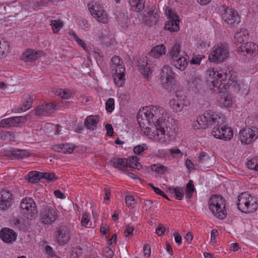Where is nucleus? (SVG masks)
Here are the masks:
<instances>
[{"instance_id": "dca6fc26", "label": "nucleus", "mask_w": 258, "mask_h": 258, "mask_svg": "<svg viewBox=\"0 0 258 258\" xmlns=\"http://www.w3.org/2000/svg\"><path fill=\"white\" fill-rule=\"evenodd\" d=\"M257 137L258 130L256 128L246 127L239 132V139L241 142L246 145L250 144Z\"/></svg>"}, {"instance_id": "4468645a", "label": "nucleus", "mask_w": 258, "mask_h": 258, "mask_svg": "<svg viewBox=\"0 0 258 258\" xmlns=\"http://www.w3.org/2000/svg\"><path fill=\"white\" fill-rule=\"evenodd\" d=\"M59 212L56 208L46 207L42 209L40 218L42 222L45 224H52L58 219Z\"/></svg>"}, {"instance_id": "e433bc0d", "label": "nucleus", "mask_w": 258, "mask_h": 258, "mask_svg": "<svg viewBox=\"0 0 258 258\" xmlns=\"http://www.w3.org/2000/svg\"><path fill=\"white\" fill-rule=\"evenodd\" d=\"M131 7L136 12H141L145 6V0H128Z\"/></svg>"}, {"instance_id": "cd10ccee", "label": "nucleus", "mask_w": 258, "mask_h": 258, "mask_svg": "<svg viewBox=\"0 0 258 258\" xmlns=\"http://www.w3.org/2000/svg\"><path fill=\"white\" fill-rule=\"evenodd\" d=\"M167 51L166 46L163 44L157 45L153 47L149 53L150 56L159 59L164 55Z\"/></svg>"}, {"instance_id": "7ed1b4c3", "label": "nucleus", "mask_w": 258, "mask_h": 258, "mask_svg": "<svg viewBox=\"0 0 258 258\" xmlns=\"http://www.w3.org/2000/svg\"><path fill=\"white\" fill-rule=\"evenodd\" d=\"M224 120V115L221 112L208 110L199 115L197 120L193 121L192 127L195 130L206 129L214 123H221Z\"/></svg>"}, {"instance_id": "4d7b16f0", "label": "nucleus", "mask_w": 258, "mask_h": 258, "mask_svg": "<svg viewBox=\"0 0 258 258\" xmlns=\"http://www.w3.org/2000/svg\"><path fill=\"white\" fill-rule=\"evenodd\" d=\"M185 166L189 171L196 169V165L195 164L189 159H186L185 161Z\"/></svg>"}, {"instance_id": "e2e57ef3", "label": "nucleus", "mask_w": 258, "mask_h": 258, "mask_svg": "<svg viewBox=\"0 0 258 258\" xmlns=\"http://www.w3.org/2000/svg\"><path fill=\"white\" fill-rule=\"evenodd\" d=\"M82 253V249H74L72 250L71 258H79Z\"/></svg>"}, {"instance_id": "a211bd4d", "label": "nucleus", "mask_w": 258, "mask_h": 258, "mask_svg": "<svg viewBox=\"0 0 258 258\" xmlns=\"http://www.w3.org/2000/svg\"><path fill=\"white\" fill-rule=\"evenodd\" d=\"M55 237L58 244L62 245L67 243L70 239L69 231L67 227L64 226L58 227L56 230Z\"/></svg>"}, {"instance_id": "7c9ffc66", "label": "nucleus", "mask_w": 258, "mask_h": 258, "mask_svg": "<svg viewBox=\"0 0 258 258\" xmlns=\"http://www.w3.org/2000/svg\"><path fill=\"white\" fill-rule=\"evenodd\" d=\"M32 105V99L29 95H25L23 96L21 104L18 107L17 111L19 112H23L29 109Z\"/></svg>"}, {"instance_id": "ea45409f", "label": "nucleus", "mask_w": 258, "mask_h": 258, "mask_svg": "<svg viewBox=\"0 0 258 258\" xmlns=\"http://www.w3.org/2000/svg\"><path fill=\"white\" fill-rule=\"evenodd\" d=\"M128 160V166L136 168L138 170L140 169L142 167V165L138 162L139 158L136 156H134L131 157H129L127 159Z\"/></svg>"}, {"instance_id": "69168bd1", "label": "nucleus", "mask_w": 258, "mask_h": 258, "mask_svg": "<svg viewBox=\"0 0 258 258\" xmlns=\"http://www.w3.org/2000/svg\"><path fill=\"white\" fill-rule=\"evenodd\" d=\"M120 102L125 104L130 99V96L127 93L122 94L119 96Z\"/></svg>"}, {"instance_id": "774afa93", "label": "nucleus", "mask_w": 258, "mask_h": 258, "mask_svg": "<svg viewBox=\"0 0 258 258\" xmlns=\"http://www.w3.org/2000/svg\"><path fill=\"white\" fill-rule=\"evenodd\" d=\"M207 159H208V156L207 155L206 153H202L199 156L198 161L199 163H204Z\"/></svg>"}, {"instance_id": "8fccbe9b", "label": "nucleus", "mask_w": 258, "mask_h": 258, "mask_svg": "<svg viewBox=\"0 0 258 258\" xmlns=\"http://www.w3.org/2000/svg\"><path fill=\"white\" fill-rule=\"evenodd\" d=\"M105 108L107 111L112 112L114 109V99L109 98L105 103Z\"/></svg>"}, {"instance_id": "aec40b11", "label": "nucleus", "mask_w": 258, "mask_h": 258, "mask_svg": "<svg viewBox=\"0 0 258 258\" xmlns=\"http://www.w3.org/2000/svg\"><path fill=\"white\" fill-rule=\"evenodd\" d=\"M23 117L16 116L2 119L0 121V127L10 128L18 126L23 122Z\"/></svg>"}, {"instance_id": "603ef678", "label": "nucleus", "mask_w": 258, "mask_h": 258, "mask_svg": "<svg viewBox=\"0 0 258 258\" xmlns=\"http://www.w3.org/2000/svg\"><path fill=\"white\" fill-rule=\"evenodd\" d=\"M147 149L148 147L146 144H143L142 145H139L135 147L134 148L133 151L136 154H140Z\"/></svg>"}, {"instance_id": "37998d69", "label": "nucleus", "mask_w": 258, "mask_h": 258, "mask_svg": "<svg viewBox=\"0 0 258 258\" xmlns=\"http://www.w3.org/2000/svg\"><path fill=\"white\" fill-rule=\"evenodd\" d=\"M195 190V188L194 186V182L192 180H190L188 181L186 186V198H190L192 197V194Z\"/></svg>"}, {"instance_id": "3c124183", "label": "nucleus", "mask_w": 258, "mask_h": 258, "mask_svg": "<svg viewBox=\"0 0 258 258\" xmlns=\"http://www.w3.org/2000/svg\"><path fill=\"white\" fill-rule=\"evenodd\" d=\"M172 192L174 194V196L176 199L181 200L183 197V190L182 189H180L178 187L173 188L171 189Z\"/></svg>"}, {"instance_id": "c85d7f7f", "label": "nucleus", "mask_w": 258, "mask_h": 258, "mask_svg": "<svg viewBox=\"0 0 258 258\" xmlns=\"http://www.w3.org/2000/svg\"><path fill=\"white\" fill-rule=\"evenodd\" d=\"M218 104L222 108L229 109L232 107L234 101L230 94H225L221 95L218 100Z\"/></svg>"}, {"instance_id": "f3484780", "label": "nucleus", "mask_w": 258, "mask_h": 258, "mask_svg": "<svg viewBox=\"0 0 258 258\" xmlns=\"http://www.w3.org/2000/svg\"><path fill=\"white\" fill-rule=\"evenodd\" d=\"M44 55L42 50L27 49L23 53L21 58L25 62H33Z\"/></svg>"}, {"instance_id": "393cba45", "label": "nucleus", "mask_w": 258, "mask_h": 258, "mask_svg": "<svg viewBox=\"0 0 258 258\" xmlns=\"http://www.w3.org/2000/svg\"><path fill=\"white\" fill-rule=\"evenodd\" d=\"M54 109L53 105L52 103H48L38 106L34 112L36 115L45 116L53 113Z\"/></svg>"}, {"instance_id": "58836bf2", "label": "nucleus", "mask_w": 258, "mask_h": 258, "mask_svg": "<svg viewBox=\"0 0 258 258\" xmlns=\"http://www.w3.org/2000/svg\"><path fill=\"white\" fill-rule=\"evenodd\" d=\"M210 46L209 40L206 38L202 37L196 40V46L200 49H206Z\"/></svg>"}, {"instance_id": "1a4fd4ad", "label": "nucleus", "mask_w": 258, "mask_h": 258, "mask_svg": "<svg viewBox=\"0 0 258 258\" xmlns=\"http://www.w3.org/2000/svg\"><path fill=\"white\" fill-rule=\"evenodd\" d=\"M20 206L21 213L24 217L31 220L37 218L38 210L35 202L32 198L23 199Z\"/></svg>"}, {"instance_id": "09e8293b", "label": "nucleus", "mask_w": 258, "mask_h": 258, "mask_svg": "<svg viewBox=\"0 0 258 258\" xmlns=\"http://www.w3.org/2000/svg\"><path fill=\"white\" fill-rule=\"evenodd\" d=\"M199 81V77L196 74L190 75L187 79V83L190 87H192L197 84Z\"/></svg>"}, {"instance_id": "bb28decb", "label": "nucleus", "mask_w": 258, "mask_h": 258, "mask_svg": "<svg viewBox=\"0 0 258 258\" xmlns=\"http://www.w3.org/2000/svg\"><path fill=\"white\" fill-rule=\"evenodd\" d=\"M187 55L184 53V55L174 59L171 61L174 67L180 71H184L188 66Z\"/></svg>"}, {"instance_id": "c756f323", "label": "nucleus", "mask_w": 258, "mask_h": 258, "mask_svg": "<svg viewBox=\"0 0 258 258\" xmlns=\"http://www.w3.org/2000/svg\"><path fill=\"white\" fill-rule=\"evenodd\" d=\"M75 148V146L72 144L66 143L55 145L53 146L52 149L57 152L64 154L72 153Z\"/></svg>"}, {"instance_id": "423d86ee", "label": "nucleus", "mask_w": 258, "mask_h": 258, "mask_svg": "<svg viewBox=\"0 0 258 258\" xmlns=\"http://www.w3.org/2000/svg\"><path fill=\"white\" fill-rule=\"evenodd\" d=\"M209 208L213 215L219 219H223L227 215L224 200L219 195H212L209 201Z\"/></svg>"}, {"instance_id": "a878e982", "label": "nucleus", "mask_w": 258, "mask_h": 258, "mask_svg": "<svg viewBox=\"0 0 258 258\" xmlns=\"http://www.w3.org/2000/svg\"><path fill=\"white\" fill-rule=\"evenodd\" d=\"M234 43L236 45L245 44L249 38V33L246 29H240L234 34Z\"/></svg>"}, {"instance_id": "473e14b6", "label": "nucleus", "mask_w": 258, "mask_h": 258, "mask_svg": "<svg viewBox=\"0 0 258 258\" xmlns=\"http://www.w3.org/2000/svg\"><path fill=\"white\" fill-rule=\"evenodd\" d=\"M184 54V53H181L180 45L178 43H175L169 50L168 53L169 58L171 61Z\"/></svg>"}, {"instance_id": "b1692460", "label": "nucleus", "mask_w": 258, "mask_h": 258, "mask_svg": "<svg viewBox=\"0 0 258 258\" xmlns=\"http://www.w3.org/2000/svg\"><path fill=\"white\" fill-rule=\"evenodd\" d=\"M12 202L11 194L6 190H2L1 192L0 208L3 210H6L11 206Z\"/></svg>"}, {"instance_id": "2eb2a0df", "label": "nucleus", "mask_w": 258, "mask_h": 258, "mask_svg": "<svg viewBox=\"0 0 258 258\" xmlns=\"http://www.w3.org/2000/svg\"><path fill=\"white\" fill-rule=\"evenodd\" d=\"M168 20L165 25L164 29L170 32H177L179 30V17L171 10L166 9L165 13Z\"/></svg>"}, {"instance_id": "13d9d810", "label": "nucleus", "mask_w": 258, "mask_h": 258, "mask_svg": "<svg viewBox=\"0 0 258 258\" xmlns=\"http://www.w3.org/2000/svg\"><path fill=\"white\" fill-rule=\"evenodd\" d=\"M128 160L127 159H118L117 160V166L120 168H123L125 167L128 166Z\"/></svg>"}, {"instance_id": "a19ab883", "label": "nucleus", "mask_w": 258, "mask_h": 258, "mask_svg": "<svg viewBox=\"0 0 258 258\" xmlns=\"http://www.w3.org/2000/svg\"><path fill=\"white\" fill-rule=\"evenodd\" d=\"M247 167L258 173V156L248 160L247 162Z\"/></svg>"}, {"instance_id": "de8ad7c7", "label": "nucleus", "mask_w": 258, "mask_h": 258, "mask_svg": "<svg viewBox=\"0 0 258 258\" xmlns=\"http://www.w3.org/2000/svg\"><path fill=\"white\" fill-rule=\"evenodd\" d=\"M205 57V55L203 54L194 55L190 60V63L191 64L199 65L202 60Z\"/></svg>"}, {"instance_id": "864d4df0", "label": "nucleus", "mask_w": 258, "mask_h": 258, "mask_svg": "<svg viewBox=\"0 0 258 258\" xmlns=\"http://www.w3.org/2000/svg\"><path fill=\"white\" fill-rule=\"evenodd\" d=\"M90 220V219L89 216L86 213L83 214L81 219L82 226L85 227H88L89 225Z\"/></svg>"}, {"instance_id": "79ce46f5", "label": "nucleus", "mask_w": 258, "mask_h": 258, "mask_svg": "<svg viewBox=\"0 0 258 258\" xmlns=\"http://www.w3.org/2000/svg\"><path fill=\"white\" fill-rule=\"evenodd\" d=\"M176 99L183 101H188L186 100L187 92L183 88H178L175 92Z\"/></svg>"}, {"instance_id": "680f3d73", "label": "nucleus", "mask_w": 258, "mask_h": 258, "mask_svg": "<svg viewBox=\"0 0 258 258\" xmlns=\"http://www.w3.org/2000/svg\"><path fill=\"white\" fill-rule=\"evenodd\" d=\"M125 203L127 207H131L135 204V199L132 196H126Z\"/></svg>"}, {"instance_id": "5fc2aeb1", "label": "nucleus", "mask_w": 258, "mask_h": 258, "mask_svg": "<svg viewBox=\"0 0 258 258\" xmlns=\"http://www.w3.org/2000/svg\"><path fill=\"white\" fill-rule=\"evenodd\" d=\"M122 61L117 56H115L112 58V67L118 69L119 67H123L122 66Z\"/></svg>"}, {"instance_id": "f03ea898", "label": "nucleus", "mask_w": 258, "mask_h": 258, "mask_svg": "<svg viewBox=\"0 0 258 258\" xmlns=\"http://www.w3.org/2000/svg\"><path fill=\"white\" fill-rule=\"evenodd\" d=\"M229 75L226 72L219 68H209L207 71V78L209 82L210 89L213 92H223L227 90L230 86H235L236 79L233 77L229 78Z\"/></svg>"}, {"instance_id": "72a5a7b5", "label": "nucleus", "mask_w": 258, "mask_h": 258, "mask_svg": "<svg viewBox=\"0 0 258 258\" xmlns=\"http://www.w3.org/2000/svg\"><path fill=\"white\" fill-rule=\"evenodd\" d=\"M98 121L99 117L98 116H89L86 119V125L88 129L94 130L96 128Z\"/></svg>"}, {"instance_id": "6e6552de", "label": "nucleus", "mask_w": 258, "mask_h": 258, "mask_svg": "<svg viewBox=\"0 0 258 258\" xmlns=\"http://www.w3.org/2000/svg\"><path fill=\"white\" fill-rule=\"evenodd\" d=\"M218 11L222 19L228 24L236 26L240 22V17L234 9L220 5L218 7Z\"/></svg>"}, {"instance_id": "c03bdc74", "label": "nucleus", "mask_w": 258, "mask_h": 258, "mask_svg": "<svg viewBox=\"0 0 258 258\" xmlns=\"http://www.w3.org/2000/svg\"><path fill=\"white\" fill-rule=\"evenodd\" d=\"M44 130L46 133L49 136H51L52 135L51 133H53L56 130H57V133H59V127L56 126L54 124L49 123L45 124L44 127Z\"/></svg>"}, {"instance_id": "6e6d98bb", "label": "nucleus", "mask_w": 258, "mask_h": 258, "mask_svg": "<svg viewBox=\"0 0 258 258\" xmlns=\"http://www.w3.org/2000/svg\"><path fill=\"white\" fill-rule=\"evenodd\" d=\"M69 34L70 35L73 36L75 40L78 43V44L81 46L82 47L85 48L86 47L85 43L74 32L72 31L69 32Z\"/></svg>"}, {"instance_id": "2f4dec72", "label": "nucleus", "mask_w": 258, "mask_h": 258, "mask_svg": "<svg viewBox=\"0 0 258 258\" xmlns=\"http://www.w3.org/2000/svg\"><path fill=\"white\" fill-rule=\"evenodd\" d=\"M184 54V53H181L180 45L178 43H175L169 50L168 53L169 58L171 61Z\"/></svg>"}, {"instance_id": "f704fd0d", "label": "nucleus", "mask_w": 258, "mask_h": 258, "mask_svg": "<svg viewBox=\"0 0 258 258\" xmlns=\"http://www.w3.org/2000/svg\"><path fill=\"white\" fill-rule=\"evenodd\" d=\"M147 24L150 26L155 25L158 21V16L154 11H150L146 14H144V18Z\"/></svg>"}, {"instance_id": "412c9836", "label": "nucleus", "mask_w": 258, "mask_h": 258, "mask_svg": "<svg viewBox=\"0 0 258 258\" xmlns=\"http://www.w3.org/2000/svg\"><path fill=\"white\" fill-rule=\"evenodd\" d=\"M17 236L16 233L10 228H5L2 229L0 232L1 239L7 243H12L15 241Z\"/></svg>"}, {"instance_id": "f8f14e48", "label": "nucleus", "mask_w": 258, "mask_h": 258, "mask_svg": "<svg viewBox=\"0 0 258 258\" xmlns=\"http://www.w3.org/2000/svg\"><path fill=\"white\" fill-rule=\"evenodd\" d=\"M88 8L92 16L99 23L106 24L108 22V15L103 8L98 3L91 2Z\"/></svg>"}, {"instance_id": "5701e85b", "label": "nucleus", "mask_w": 258, "mask_h": 258, "mask_svg": "<svg viewBox=\"0 0 258 258\" xmlns=\"http://www.w3.org/2000/svg\"><path fill=\"white\" fill-rule=\"evenodd\" d=\"M189 101H183L175 98L172 99L169 101L170 108L175 113L180 112L184 107L189 106Z\"/></svg>"}, {"instance_id": "0e129e2a", "label": "nucleus", "mask_w": 258, "mask_h": 258, "mask_svg": "<svg viewBox=\"0 0 258 258\" xmlns=\"http://www.w3.org/2000/svg\"><path fill=\"white\" fill-rule=\"evenodd\" d=\"M151 186L152 189H153L154 191L156 194H157L160 196H163V197L165 198L166 199L169 200L167 196H166L164 194V193L163 192V191H162L160 188L153 186L152 184H151Z\"/></svg>"}, {"instance_id": "ddd939ff", "label": "nucleus", "mask_w": 258, "mask_h": 258, "mask_svg": "<svg viewBox=\"0 0 258 258\" xmlns=\"http://www.w3.org/2000/svg\"><path fill=\"white\" fill-rule=\"evenodd\" d=\"M238 55L239 59L244 61L247 55L254 56L258 53V46L255 43L249 42L240 45L237 49Z\"/></svg>"}, {"instance_id": "9b49d317", "label": "nucleus", "mask_w": 258, "mask_h": 258, "mask_svg": "<svg viewBox=\"0 0 258 258\" xmlns=\"http://www.w3.org/2000/svg\"><path fill=\"white\" fill-rule=\"evenodd\" d=\"M176 74L172 68L167 65H164L161 69L160 82L162 86L166 89L170 90L174 84V79Z\"/></svg>"}, {"instance_id": "4c0bfd02", "label": "nucleus", "mask_w": 258, "mask_h": 258, "mask_svg": "<svg viewBox=\"0 0 258 258\" xmlns=\"http://www.w3.org/2000/svg\"><path fill=\"white\" fill-rule=\"evenodd\" d=\"M52 92L54 94L65 99L70 98L72 95L71 91L68 89H57L53 90Z\"/></svg>"}, {"instance_id": "c9c22d12", "label": "nucleus", "mask_w": 258, "mask_h": 258, "mask_svg": "<svg viewBox=\"0 0 258 258\" xmlns=\"http://www.w3.org/2000/svg\"><path fill=\"white\" fill-rule=\"evenodd\" d=\"M42 172L31 171L26 176V179L30 182L37 183L42 178Z\"/></svg>"}, {"instance_id": "20e7f679", "label": "nucleus", "mask_w": 258, "mask_h": 258, "mask_svg": "<svg viewBox=\"0 0 258 258\" xmlns=\"http://www.w3.org/2000/svg\"><path fill=\"white\" fill-rule=\"evenodd\" d=\"M224 120V115L221 112L208 110L199 115L197 120L193 121L192 127L195 130L206 129L214 123H221Z\"/></svg>"}, {"instance_id": "bf43d9fd", "label": "nucleus", "mask_w": 258, "mask_h": 258, "mask_svg": "<svg viewBox=\"0 0 258 258\" xmlns=\"http://www.w3.org/2000/svg\"><path fill=\"white\" fill-rule=\"evenodd\" d=\"M134 228L133 226L128 225L126 227L124 233L125 237H129L133 235Z\"/></svg>"}, {"instance_id": "49530a36", "label": "nucleus", "mask_w": 258, "mask_h": 258, "mask_svg": "<svg viewBox=\"0 0 258 258\" xmlns=\"http://www.w3.org/2000/svg\"><path fill=\"white\" fill-rule=\"evenodd\" d=\"M151 169L159 174H162L167 171V168L161 164H154L151 166Z\"/></svg>"}, {"instance_id": "a18cd8bd", "label": "nucleus", "mask_w": 258, "mask_h": 258, "mask_svg": "<svg viewBox=\"0 0 258 258\" xmlns=\"http://www.w3.org/2000/svg\"><path fill=\"white\" fill-rule=\"evenodd\" d=\"M51 25L54 33H57L63 27V23L59 20H54L51 22Z\"/></svg>"}, {"instance_id": "0eeeda50", "label": "nucleus", "mask_w": 258, "mask_h": 258, "mask_svg": "<svg viewBox=\"0 0 258 258\" xmlns=\"http://www.w3.org/2000/svg\"><path fill=\"white\" fill-rule=\"evenodd\" d=\"M228 55L229 50L227 45L223 43H218L211 48L208 59L210 62L218 63L224 61Z\"/></svg>"}, {"instance_id": "4be33fe9", "label": "nucleus", "mask_w": 258, "mask_h": 258, "mask_svg": "<svg viewBox=\"0 0 258 258\" xmlns=\"http://www.w3.org/2000/svg\"><path fill=\"white\" fill-rule=\"evenodd\" d=\"M147 61V57L146 56L140 57L138 60V67L139 71L146 79L148 78L152 73L150 67L148 66Z\"/></svg>"}, {"instance_id": "9d476101", "label": "nucleus", "mask_w": 258, "mask_h": 258, "mask_svg": "<svg viewBox=\"0 0 258 258\" xmlns=\"http://www.w3.org/2000/svg\"><path fill=\"white\" fill-rule=\"evenodd\" d=\"M225 119L221 123H214L211 134L215 138L224 141H230L233 137V131L231 127L225 125H222Z\"/></svg>"}, {"instance_id": "052dcab7", "label": "nucleus", "mask_w": 258, "mask_h": 258, "mask_svg": "<svg viewBox=\"0 0 258 258\" xmlns=\"http://www.w3.org/2000/svg\"><path fill=\"white\" fill-rule=\"evenodd\" d=\"M42 178L47 179L49 181H52L56 179L55 176L53 173H42Z\"/></svg>"}, {"instance_id": "338daca9", "label": "nucleus", "mask_w": 258, "mask_h": 258, "mask_svg": "<svg viewBox=\"0 0 258 258\" xmlns=\"http://www.w3.org/2000/svg\"><path fill=\"white\" fill-rule=\"evenodd\" d=\"M218 231L216 229H214L212 230L211 232V241L213 243H215L216 242V239L218 235Z\"/></svg>"}, {"instance_id": "f257e3e1", "label": "nucleus", "mask_w": 258, "mask_h": 258, "mask_svg": "<svg viewBox=\"0 0 258 258\" xmlns=\"http://www.w3.org/2000/svg\"><path fill=\"white\" fill-rule=\"evenodd\" d=\"M137 120L144 134L154 141L167 145L175 136V130L169 127V114L159 106L143 107L138 112Z\"/></svg>"}, {"instance_id": "6ab92c4d", "label": "nucleus", "mask_w": 258, "mask_h": 258, "mask_svg": "<svg viewBox=\"0 0 258 258\" xmlns=\"http://www.w3.org/2000/svg\"><path fill=\"white\" fill-rule=\"evenodd\" d=\"M112 76L114 84L118 87H122L125 80V69L123 67H119L118 69H115Z\"/></svg>"}, {"instance_id": "39448f33", "label": "nucleus", "mask_w": 258, "mask_h": 258, "mask_svg": "<svg viewBox=\"0 0 258 258\" xmlns=\"http://www.w3.org/2000/svg\"><path fill=\"white\" fill-rule=\"evenodd\" d=\"M237 208L243 213H251L257 208L256 199L246 192H242L237 197Z\"/></svg>"}]
</instances>
